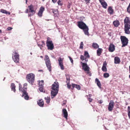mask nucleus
<instances>
[{"label":"nucleus","instance_id":"obj_1","mask_svg":"<svg viewBox=\"0 0 130 130\" xmlns=\"http://www.w3.org/2000/svg\"><path fill=\"white\" fill-rule=\"evenodd\" d=\"M59 83L56 81L52 85L51 95L52 99L58 93L59 90Z\"/></svg>","mask_w":130,"mask_h":130},{"label":"nucleus","instance_id":"obj_2","mask_svg":"<svg viewBox=\"0 0 130 130\" xmlns=\"http://www.w3.org/2000/svg\"><path fill=\"white\" fill-rule=\"evenodd\" d=\"M125 33L129 34L130 33V18L126 17L124 20Z\"/></svg>","mask_w":130,"mask_h":130},{"label":"nucleus","instance_id":"obj_3","mask_svg":"<svg viewBox=\"0 0 130 130\" xmlns=\"http://www.w3.org/2000/svg\"><path fill=\"white\" fill-rule=\"evenodd\" d=\"M77 25L79 28L83 30L85 35L89 36V28L83 22L80 21L78 22Z\"/></svg>","mask_w":130,"mask_h":130},{"label":"nucleus","instance_id":"obj_4","mask_svg":"<svg viewBox=\"0 0 130 130\" xmlns=\"http://www.w3.org/2000/svg\"><path fill=\"white\" fill-rule=\"evenodd\" d=\"M45 57L44 60L45 61L46 66L48 70H49V71L50 72L51 71L52 67L50 59L48 56L47 55H45Z\"/></svg>","mask_w":130,"mask_h":130},{"label":"nucleus","instance_id":"obj_5","mask_svg":"<svg viewBox=\"0 0 130 130\" xmlns=\"http://www.w3.org/2000/svg\"><path fill=\"white\" fill-rule=\"evenodd\" d=\"M26 78L28 81L32 84L35 80V75L32 73L28 74L26 76Z\"/></svg>","mask_w":130,"mask_h":130},{"label":"nucleus","instance_id":"obj_6","mask_svg":"<svg viewBox=\"0 0 130 130\" xmlns=\"http://www.w3.org/2000/svg\"><path fill=\"white\" fill-rule=\"evenodd\" d=\"M12 59L15 62H18L19 60V55L18 52L14 51L12 53Z\"/></svg>","mask_w":130,"mask_h":130},{"label":"nucleus","instance_id":"obj_7","mask_svg":"<svg viewBox=\"0 0 130 130\" xmlns=\"http://www.w3.org/2000/svg\"><path fill=\"white\" fill-rule=\"evenodd\" d=\"M120 39L122 44V47H125L127 45L128 43V39L125 36H121L120 37Z\"/></svg>","mask_w":130,"mask_h":130},{"label":"nucleus","instance_id":"obj_8","mask_svg":"<svg viewBox=\"0 0 130 130\" xmlns=\"http://www.w3.org/2000/svg\"><path fill=\"white\" fill-rule=\"evenodd\" d=\"M50 39V38L49 37L47 38L46 43L48 49L51 50L53 49L54 46L52 41L49 40Z\"/></svg>","mask_w":130,"mask_h":130},{"label":"nucleus","instance_id":"obj_9","mask_svg":"<svg viewBox=\"0 0 130 130\" xmlns=\"http://www.w3.org/2000/svg\"><path fill=\"white\" fill-rule=\"evenodd\" d=\"M22 86L20 84H19V90L20 91H21L23 92V95H22V97H24L25 99L26 100H28V99L29 97L28 95V93L26 91H23L22 90Z\"/></svg>","mask_w":130,"mask_h":130},{"label":"nucleus","instance_id":"obj_10","mask_svg":"<svg viewBox=\"0 0 130 130\" xmlns=\"http://www.w3.org/2000/svg\"><path fill=\"white\" fill-rule=\"evenodd\" d=\"M84 55L85 57L83 55H81L80 56V59L83 61L84 60H85L84 62H87L88 61V59L87 58H89L90 56L88 52L86 51L85 52Z\"/></svg>","mask_w":130,"mask_h":130},{"label":"nucleus","instance_id":"obj_11","mask_svg":"<svg viewBox=\"0 0 130 130\" xmlns=\"http://www.w3.org/2000/svg\"><path fill=\"white\" fill-rule=\"evenodd\" d=\"M80 63L82 64L83 69L85 71H88L89 70V68L87 63H83L82 62H81Z\"/></svg>","mask_w":130,"mask_h":130},{"label":"nucleus","instance_id":"obj_12","mask_svg":"<svg viewBox=\"0 0 130 130\" xmlns=\"http://www.w3.org/2000/svg\"><path fill=\"white\" fill-rule=\"evenodd\" d=\"M28 7L29 9V12L31 13L28 14V16H32L35 13V11L33 10V6L31 5H30L28 6Z\"/></svg>","mask_w":130,"mask_h":130},{"label":"nucleus","instance_id":"obj_13","mask_svg":"<svg viewBox=\"0 0 130 130\" xmlns=\"http://www.w3.org/2000/svg\"><path fill=\"white\" fill-rule=\"evenodd\" d=\"M63 59L59 57L58 58V61L60 67L61 69L63 70L64 69V66L63 65Z\"/></svg>","mask_w":130,"mask_h":130},{"label":"nucleus","instance_id":"obj_14","mask_svg":"<svg viewBox=\"0 0 130 130\" xmlns=\"http://www.w3.org/2000/svg\"><path fill=\"white\" fill-rule=\"evenodd\" d=\"M114 107V102L112 101H111L109 103L108 107V109L109 111L112 110Z\"/></svg>","mask_w":130,"mask_h":130},{"label":"nucleus","instance_id":"obj_15","mask_svg":"<svg viewBox=\"0 0 130 130\" xmlns=\"http://www.w3.org/2000/svg\"><path fill=\"white\" fill-rule=\"evenodd\" d=\"M103 8L105 9L107 8V3L104 0H99Z\"/></svg>","mask_w":130,"mask_h":130},{"label":"nucleus","instance_id":"obj_16","mask_svg":"<svg viewBox=\"0 0 130 130\" xmlns=\"http://www.w3.org/2000/svg\"><path fill=\"white\" fill-rule=\"evenodd\" d=\"M44 10V8L41 7L38 13V15L40 17H41L42 16V13Z\"/></svg>","mask_w":130,"mask_h":130},{"label":"nucleus","instance_id":"obj_17","mask_svg":"<svg viewBox=\"0 0 130 130\" xmlns=\"http://www.w3.org/2000/svg\"><path fill=\"white\" fill-rule=\"evenodd\" d=\"M115 50V46L112 44H111L109 45V52H113Z\"/></svg>","mask_w":130,"mask_h":130},{"label":"nucleus","instance_id":"obj_18","mask_svg":"<svg viewBox=\"0 0 130 130\" xmlns=\"http://www.w3.org/2000/svg\"><path fill=\"white\" fill-rule=\"evenodd\" d=\"M106 66V61H104L103 63V66L102 68V70L103 72H106L107 71Z\"/></svg>","mask_w":130,"mask_h":130},{"label":"nucleus","instance_id":"obj_19","mask_svg":"<svg viewBox=\"0 0 130 130\" xmlns=\"http://www.w3.org/2000/svg\"><path fill=\"white\" fill-rule=\"evenodd\" d=\"M63 114V115L64 117L67 119L68 112L65 109H63L62 110Z\"/></svg>","mask_w":130,"mask_h":130},{"label":"nucleus","instance_id":"obj_20","mask_svg":"<svg viewBox=\"0 0 130 130\" xmlns=\"http://www.w3.org/2000/svg\"><path fill=\"white\" fill-rule=\"evenodd\" d=\"M37 103L41 107L43 106L44 103L43 100L41 99L39 100L37 102Z\"/></svg>","mask_w":130,"mask_h":130},{"label":"nucleus","instance_id":"obj_21","mask_svg":"<svg viewBox=\"0 0 130 130\" xmlns=\"http://www.w3.org/2000/svg\"><path fill=\"white\" fill-rule=\"evenodd\" d=\"M95 82L96 83L97 85L100 89L101 88V85L100 82L99 80L97 78H96L95 79Z\"/></svg>","mask_w":130,"mask_h":130},{"label":"nucleus","instance_id":"obj_22","mask_svg":"<svg viewBox=\"0 0 130 130\" xmlns=\"http://www.w3.org/2000/svg\"><path fill=\"white\" fill-rule=\"evenodd\" d=\"M72 86L73 88L75 87L78 90H80V86L78 85L72 84Z\"/></svg>","mask_w":130,"mask_h":130},{"label":"nucleus","instance_id":"obj_23","mask_svg":"<svg viewBox=\"0 0 130 130\" xmlns=\"http://www.w3.org/2000/svg\"><path fill=\"white\" fill-rule=\"evenodd\" d=\"M120 62V59L118 57H115V63L119 64Z\"/></svg>","mask_w":130,"mask_h":130},{"label":"nucleus","instance_id":"obj_24","mask_svg":"<svg viewBox=\"0 0 130 130\" xmlns=\"http://www.w3.org/2000/svg\"><path fill=\"white\" fill-rule=\"evenodd\" d=\"M113 24L115 27H118L119 25V22L118 20L115 21L113 22Z\"/></svg>","mask_w":130,"mask_h":130},{"label":"nucleus","instance_id":"obj_25","mask_svg":"<svg viewBox=\"0 0 130 130\" xmlns=\"http://www.w3.org/2000/svg\"><path fill=\"white\" fill-rule=\"evenodd\" d=\"M11 88L12 90L14 92H15V86L13 83H12L11 84Z\"/></svg>","mask_w":130,"mask_h":130},{"label":"nucleus","instance_id":"obj_26","mask_svg":"<svg viewBox=\"0 0 130 130\" xmlns=\"http://www.w3.org/2000/svg\"><path fill=\"white\" fill-rule=\"evenodd\" d=\"M108 11L110 14H112L113 12V10L111 7H109L108 9Z\"/></svg>","mask_w":130,"mask_h":130},{"label":"nucleus","instance_id":"obj_27","mask_svg":"<svg viewBox=\"0 0 130 130\" xmlns=\"http://www.w3.org/2000/svg\"><path fill=\"white\" fill-rule=\"evenodd\" d=\"M1 12L3 13L8 14L9 15L10 14V13L9 12L7 11L6 10L3 9H1Z\"/></svg>","mask_w":130,"mask_h":130},{"label":"nucleus","instance_id":"obj_28","mask_svg":"<svg viewBox=\"0 0 130 130\" xmlns=\"http://www.w3.org/2000/svg\"><path fill=\"white\" fill-rule=\"evenodd\" d=\"M92 46L95 48H97L99 47V45L96 43H93Z\"/></svg>","mask_w":130,"mask_h":130},{"label":"nucleus","instance_id":"obj_29","mask_svg":"<svg viewBox=\"0 0 130 130\" xmlns=\"http://www.w3.org/2000/svg\"><path fill=\"white\" fill-rule=\"evenodd\" d=\"M45 100H46V103L48 104L50 102V98L49 97H45L44 98Z\"/></svg>","mask_w":130,"mask_h":130},{"label":"nucleus","instance_id":"obj_30","mask_svg":"<svg viewBox=\"0 0 130 130\" xmlns=\"http://www.w3.org/2000/svg\"><path fill=\"white\" fill-rule=\"evenodd\" d=\"M102 51V49L100 48H99L97 50V54L98 56H99L100 55Z\"/></svg>","mask_w":130,"mask_h":130},{"label":"nucleus","instance_id":"obj_31","mask_svg":"<svg viewBox=\"0 0 130 130\" xmlns=\"http://www.w3.org/2000/svg\"><path fill=\"white\" fill-rule=\"evenodd\" d=\"M41 43V44H37L38 46L40 47L41 49H42V47L45 45V44L43 41H42Z\"/></svg>","mask_w":130,"mask_h":130},{"label":"nucleus","instance_id":"obj_32","mask_svg":"<svg viewBox=\"0 0 130 130\" xmlns=\"http://www.w3.org/2000/svg\"><path fill=\"white\" fill-rule=\"evenodd\" d=\"M43 86H39V89L40 92H43L44 91L43 89Z\"/></svg>","mask_w":130,"mask_h":130},{"label":"nucleus","instance_id":"obj_33","mask_svg":"<svg viewBox=\"0 0 130 130\" xmlns=\"http://www.w3.org/2000/svg\"><path fill=\"white\" fill-rule=\"evenodd\" d=\"M44 84V81L43 80H41L39 82V86H43Z\"/></svg>","mask_w":130,"mask_h":130},{"label":"nucleus","instance_id":"obj_34","mask_svg":"<svg viewBox=\"0 0 130 130\" xmlns=\"http://www.w3.org/2000/svg\"><path fill=\"white\" fill-rule=\"evenodd\" d=\"M128 115L130 119V106H128Z\"/></svg>","mask_w":130,"mask_h":130},{"label":"nucleus","instance_id":"obj_35","mask_svg":"<svg viewBox=\"0 0 130 130\" xmlns=\"http://www.w3.org/2000/svg\"><path fill=\"white\" fill-rule=\"evenodd\" d=\"M109 74L107 73H105L104 74V77L105 78H107L109 76Z\"/></svg>","mask_w":130,"mask_h":130},{"label":"nucleus","instance_id":"obj_36","mask_svg":"<svg viewBox=\"0 0 130 130\" xmlns=\"http://www.w3.org/2000/svg\"><path fill=\"white\" fill-rule=\"evenodd\" d=\"M127 11L129 13H130V3L127 8Z\"/></svg>","mask_w":130,"mask_h":130},{"label":"nucleus","instance_id":"obj_37","mask_svg":"<svg viewBox=\"0 0 130 130\" xmlns=\"http://www.w3.org/2000/svg\"><path fill=\"white\" fill-rule=\"evenodd\" d=\"M84 44H83V42H81L80 46V48L81 49H83V48Z\"/></svg>","mask_w":130,"mask_h":130},{"label":"nucleus","instance_id":"obj_38","mask_svg":"<svg viewBox=\"0 0 130 130\" xmlns=\"http://www.w3.org/2000/svg\"><path fill=\"white\" fill-rule=\"evenodd\" d=\"M69 81L68 80L67 82V87L68 88H70L71 87V85H69L70 83H69Z\"/></svg>","mask_w":130,"mask_h":130},{"label":"nucleus","instance_id":"obj_39","mask_svg":"<svg viewBox=\"0 0 130 130\" xmlns=\"http://www.w3.org/2000/svg\"><path fill=\"white\" fill-rule=\"evenodd\" d=\"M58 5H62V3L61 2V1L60 0H59L58 2Z\"/></svg>","mask_w":130,"mask_h":130},{"label":"nucleus","instance_id":"obj_40","mask_svg":"<svg viewBox=\"0 0 130 130\" xmlns=\"http://www.w3.org/2000/svg\"><path fill=\"white\" fill-rule=\"evenodd\" d=\"M68 57L69 58L71 62L73 63V60L72 59L70 56H69Z\"/></svg>","mask_w":130,"mask_h":130},{"label":"nucleus","instance_id":"obj_41","mask_svg":"<svg viewBox=\"0 0 130 130\" xmlns=\"http://www.w3.org/2000/svg\"><path fill=\"white\" fill-rule=\"evenodd\" d=\"M27 89L26 87H25V86H24L23 88H22V90H23V91H26L25 90H26Z\"/></svg>","mask_w":130,"mask_h":130},{"label":"nucleus","instance_id":"obj_42","mask_svg":"<svg viewBox=\"0 0 130 130\" xmlns=\"http://www.w3.org/2000/svg\"><path fill=\"white\" fill-rule=\"evenodd\" d=\"M12 29V28L11 27H8L7 28V29L8 30H10Z\"/></svg>","mask_w":130,"mask_h":130},{"label":"nucleus","instance_id":"obj_43","mask_svg":"<svg viewBox=\"0 0 130 130\" xmlns=\"http://www.w3.org/2000/svg\"><path fill=\"white\" fill-rule=\"evenodd\" d=\"M88 99H89V101L90 102H91L92 101V99L91 98H89Z\"/></svg>","mask_w":130,"mask_h":130},{"label":"nucleus","instance_id":"obj_44","mask_svg":"<svg viewBox=\"0 0 130 130\" xmlns=\"http://www.w3.org/2000/svg\"><path fill=\"white\" fill-rule=\"evenodd\" d=\"M57 0H52V1L53 3H55L57 1Z\"/></svg>","mask_w":130,"mask_h":130},{"label":"nucleus","instance_id":"obj_45","mask_svg":"<svg viewBox=\"0 0 130 130\" xmlns=\"http://www.w3.org/2000/svg\"><path fill=\"white\" fill-rule=\"evenodd\" d=\"M70 78H67V80L66 81V82L67 81H69V83H70Z\"/></svg>","mask_w":130,"mask_h":130},{"label":"nucleus","instance_id":"obj_46","mask_svg":"<svg viewBox=\"0 0 130 130\" xmlns=\"http://www.w3.org/2000/svg\"><path fill=\"white\" fill-rule=\"evenodd\" d=\"M99 103L101 104L103 103V101H99Z\"/></svg>","mask_w":130,"mask_h":130},{"label":"nucleus","instance_id":"obj_47","mask_svg":"<svg viewBox=\"0 0 130 130\" xmlns=\"http://www.w3.org/2000/svg\"><path fill=\"white\" fill-rule=\"evenodd\" d=\"M53 13H57L58 12H57V11H53Z\"/></svg>","mask_w":130,"mask_h":130},{"label":"nucleus","instance_id":"obj_48","mask_svg":"<svg viewBox=\"0 0 130 130\" xmlns=\"http://www.w3.org/2000/svg\"><path fill=\"white\" fill-rule=\"evenodd\" d=\"M29 12V11H28V9H27L26 11V13H28Z\"/></svg>","mask_w":130,"mask_h":130},{"label":"nucleus","instance_id":"obj_49","mask_svg":"<svg viewBox=\"0 0 130 130\" xmlns=\"http://www.w3.org/2000/svg\"><path fill=\"white\" fill-rule=\"evenodd\" d=\"M27 85V83H25L24 84V86H26Z\"/></svg>","mask_w":130,"mask_h":130},{"label":"nucleus","instance_id":"obj_50","mask_svg":"<svg viewBox=\"0 0 130 130\" xmlns=\"http://www.w3.org/2000/svg\"><path fill=\"white\" fill-rule=\"evenodd\" d=\"M51 57L52 58H55V57H54V55H52L51 56Z\"/></svg>","mask_w":130,"mask_h":130},{"label":"nucleus","instance_id":"obj_51","mask_svg":"<svg viewBox=\"0 0 130 130\" xmlns=\"http://www.w3.org/2000/svg\"><path fill=\"white\" fill-rule=\"evenodd\" d=\"M2 32V31L1 30V29H0V33H1Z\"/></svg>","mask_w":130,"mask_h":130},{"label":"nucleus","instance_id":"obj_52","mask_svg":"<svg viewBox=\"0 0 130 130\" xmlns=\"http://www.w3.org/2000/svg\"><path fill=\"white\" fill-rule=\"evenodd\" d=\"M40 57L41 58H43V56H40Z\"/></svg>","mask_w":130,"mask_h":130},{"label":"nucleus","instance_id":"obj_53","mask_svg":"<svg viewBox=\"0 0 130 130\" xmlns=\"http://www.w3.org/2000/svg\"><path fill=\"white\" fill-rule=\"evenodd\" d=\"M26 3H27V0H26Z\"/></svg>","mask_w":130,"mask_h":130},{"label":"nucleus","instance_id":"obj_54","mask_svg":"<svg viewBox=\"0 0 130 130\" xmlns=\"http://www.w3.org/2000/svg\"><path fill=\"white\" fill-rule=\"evenodd\" d=\"M85 1H86V2H87H87H88V0H85Z\"/></svg>","mask_w":130,"mask_h":130},{"label":"nucleus","instance_id":"obj_55","mask_svg":"<svg viewBox=\"0 0 130 130\" xmlns=\"http://www.w3.org/2000/svg\"><path fill=\"white\" fill-rule=\"evenodd\" d=\"M129 77L130 78V75L129 76Z\"/></svg>","mask_w":130,"mask_h":130},{"label":"nucleus","instance_id":"obj_56","mask_svg":"<svg viewBox=\"0 0 130 130\" xmlns=\"http://www.w3.org/2000/svg\"><path fill=\"white\" fill-rule=\"evenodd\" d=\"M30 54H31V55H32V53H30Z\"/></svg>","mask_w":130,"mask_h":130},{"label":"nucleus","instance_id":"obj_57","mask_svg":"<svg viewBox=\"0 0 130 130\" xmlns=\"http://www.w3.org/2000/svg\"><path fill=\"white\" fill-rule=\"evenodd\" d=\"M89 96H91V95H90V94H89Z\"/></svg>","mask_w":130,"mask_h":130},{"label":"nucleus","instance_id":"obj_58","mask_svg":"<svg viewBox=\"0 0 130 130\" xmlns=\"http://www.w3.org/2000/svg\"><path fill=\"white\" fill-rule=\"evenodd\" d=\"M42 71V70H39V71Z\"/></svg>","mask_w":130,"mask_h":130},{"label":"nucleus","instance_id":"obj_59","mask_svg":"<svg viewBox=\"0 0 130 130\" xmlns=\"http://www.w3.org/2000/svg\"><path fill=\"white\" fill-rule=\"evenodd\" d=\"M121 1H124V0H121Z\"/></svg>","mask_w":130,"mask_h":130},{"label":"nucleus","instance_id":"obj_60","mask_svg":"<svg viewBox=\"0 0 130 130\" xmlns=\"http://www.w3.org/2000/svg\"><path fill=\"white\" fill-rule=\"evenodd\" d=\"M63 105H64V104L63 103Z\"/></svg>","mask_w":130,"mask_h":130}]
</instances>
